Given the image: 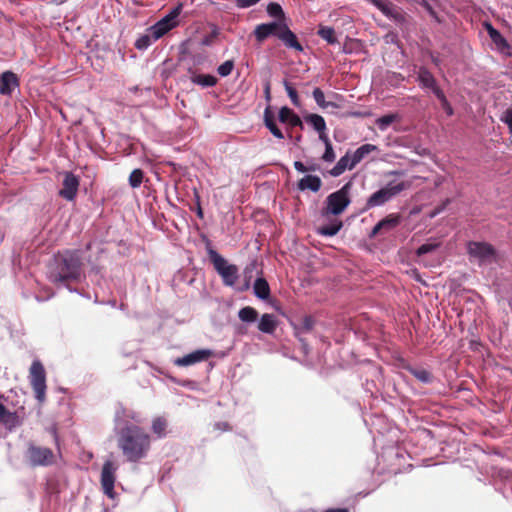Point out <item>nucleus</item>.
<instances>
[{
    "instance_id": "nucleus-13",
    "label": "nucleus",
    "mask_w": 512,
    "mask_h": 512,
    "mask_svg": "<svg viewBox=\"0 0 512 512\" xmlns=\"http://www.w3.org/2000/svg\"><path fill=\"white\" fill-rule=\"evenodd\" d=\"M417 81L422 89H428L434 95L438 93L437 91H442L437 84L436 78L426 67L422 66L419 68L417 72Z\"/></svg>"
},
{
    "instance_id": "nucleus-40",
    "label": "nucleus",
    "mask_w": 512,
    "mask_h": 512,
    "mask_svg": "<svg viewBox=\"0 0 512 512\" xmlns=\"http://www.w3.org/2000/svg\"><path fill=\"white\" fill-rule=\"evenodd\" d=\"M256 267H257V263L255 261H253L244 268L243 274H244V278H245V283L241 290H246L250 287V281L253 276V272L256 270Z\"/></svg>"
},
{
    "instance_id": "nucleus-23",
    "label": "nucleus",
    "mask_w": 512,
    "mask_h": 512,
    "mask_svg": "<svg viewBox=\"0 0 512 512\" xmlns=\"http://www.w3.org/2000/svg\"><path fill=\"white\" fill-rule=\"evenodd\" d=\"M264 123L274 137L278 139L284 138L282 131L278 128L276 124L275 116L271 112L270 107H267L264 111Z\"/></svg>"
},
{
    "instance_id": "nucleus-26",
    "label": "nucleus",
    "mask_w": 512,
    "mask_h": 512,
    "mask_svg": "<svg viewBox=\"0 0 512 512\" xmlns=\"http://www.w3.org/2000/svg\"><path fill=\"white\" fill-rule=\"evenodd\" d=\"M343 223L341 220L334 219L328 224L322 225L317 228V233L322 236H334L336 235L340 229L342 228Z\"/></svg>"
},
{
    "instance_id": "nucleus-20",
    "label": "nucleus",
    "mask_w": 512,
    "mask_h": 512,
    "mask_svg": "<svg viewBox=\"0 0 512 512\" xmlns=\"http://www.w3.org/2000/svg\"><path fill=\"white\" fill-rule=\"evenodd\" d=\"M277 325L278 323L275 315L265 313L260 318L258 323V330L266 334H273L277 328Z\"/></svg>"
},
{
    "instance_id": "nucleus-32",
    "label": "nucleus",
    "mask_w": 512,
    "mask_h": 512,
    "mask_svg": "<svg viewBox=\"0 0 512 512\" xmlns=\"http://www.w3.org/2000/svg\"><path fill=\"white\" fill-rule=\"evenodd\" d=\"M317 34L319 37H321L323 40L327 41V43H329V44L338 43V39L336 37L335 30L332 27L320 25L319 29L317 31Z\"/></svg>"
},
{
    "instance_id": "nucleus-47",
    "label": "nucleus",
    "mask_w": 512,
    "mask_h": 512,
    "mask_svg": "<svg viewBox=\"0 0 512 512\" xmlns=\"http://www.w3.org/2000/svg\"><path fill=\"white\" fill-rule=\"evenodd\" d=\"M389 18L394 19L397 22H404L405 21V14L402 12L401 9L397 8L395 6L392 15H389Z\"/></svg>"
},
{
    "instance_id": "nucleus-46",
    "label": "nucleus",
    "mask_w": 512,
    "mask_h": 512,
    "mask_svg": "<svg viewBox=\"0 0 512 512\" xmlns=\"http://www.w3.org/2000/svg\"><path fill=\"white\" fill-rule=\"evenodd\" d=\"M502 120L506 123L509 132L512 133V108L506 109L503 114Z\"/></svg>"
},
{
    "instance_id": "nucleus-56",
    "label": "nucleus",
    "mask_w": 512,
    "mask_h": 512,
    "mask_svg": "<svg viewBox=\"0 0 512 512\" xmlns=\"http://www.w3.org/2000/svg\"><path fill=\"white\" fill-rule=\"evenodd\" d=\"M197 216L199 218H203V210H202L199 202H198Z\"/></svg>"
},
{
    "instance_id": "nucleus-38",
    "label": "nucleus",
    "mask_w": 512,
    "mask_h": 512,
    "mask_svg": "<svg viewBox=\"0 0 512 512\" xmlns=\"http://www.w3.org/2000/svg\"><path fill=\"white\" fill-rule=\"evenodd\" d=\"M315 321L311 316H305L301 322L300 327H296V336H299L300 333H306L312 331L314 327Z\"/></svg>"
},
{
    "instance_id": "nucleus-55",
    "label": "nucleus",
    "mask_w": 512,
    "mask_h": 512,
    "mask_svg": "<svg viewBox=\"0 0 512 512\" xmlns=\"http://www.w3.org/2000/svg\"><path fill=\"white\" fill-rule=\"evenodd\" d=\"M318 168H319V166L316 165V164H313V165H310V166H306V172L316 171Z\"/></svg>"
},
{
    "instance_id": "nucleus-45",
    "label": "nucleus",
    "mask_w": 512,
    "mask_h": 512,
    "mask_svg": "<svg viewBox=\"0 0 512 512\" xmlns=\"http://www.w3.org/2000/svg\"><path fill=\"white\" fill-rule=\"evenodd\" d=\"M322 159L325 162H333L335 160V153L331 143H327V146H325V152Z\"/></svg>"
},
{
    "instance_id": "nucleus-12",
    "label": "nucleus",
    "mask_w": 512,
    "mask_h": 512,
    "mask_svg": "<svg viewBox=\"0 0 512 512\" xmlns=\"http://www.w3.org/2000/svg\"><path fill=\"white\" fill-rule=\"evenodd\" d=\"M79 188V179L71 172H67L62 182L59 195L67 201L75 199Z\"/></svg>"
},
{
    "instance_id": "nucleus-19",
    "label": "nucleus",
    "mask_w": 512,
    "mask_h": 512,
    "mask_svg": "<svg viewBox=\"0 0 512 512\" xmlns=\"http://www.w3.org/2000/svg\"><path fill=\"white\" fill-rule=\"evenodd\" d=\"M190 80L192 83L201 87H213L217 84V78L210 74H198L192 68H189Z\"/></svg>"
},
{
    "instance_id": "nucleus-25",
    "label": "nucleus",
    "mask_w": 512,
    "mask_h": 512,
    "mask_svg": "<svg viewBox=\"0 0 512 512\" xmlns=\"http://www.w3.org/2000/svg\"><path fill=\"white\" fill-rule=\"evenodd\" d=\"M253 289L255 296L259 299L266 300L270 296V286L267 280L263 277H259L255 280Z\"/></svg>"
},
{
    "instance_id": "nucleus-8",
    "label": "nucleus",
    "mask_w": 512,
    "mask_h": 512,
    "mask_svg": "<svg viewBox=\"0 0 512 512\" xmlns=\"http://www.w3.org/2000/svg\"><path fill=\"white\" fill-rule=\"evenodd\" d=\"M31 466H49L54 463V453L50 448L29 443L25 454Z\"/></svg>"
},
{
    "instance_id": "nucleus-50",
    "label": "nucleus",
    "mask_w": 512,
    "mask_h": 512,
    "mask_svg": "<svg viewBox=\"0 0 512 512\" xmlns=\"http://www.w3.org/2000/svg\"><path fill=\"white\" fill-rule=\"evenodd\" d=\"M294 168L301 173L306 172V165H304L301 161H295L294 162Z\"/></svg>"
},
{
    "instance_id": "nucleus-10",
    "label": "nucleus",
    "mask_w": 512,
    "mask_h": 512,
    "mask_svg": "<svg viewBox=\"0 0 512 512\" xmlns=\"http://www.w3.org/2000/svg\"><path fill=\"white\" fill-rule=\"evenodd\" d=\"M116 470L117 466L111 460L105 461L101 470V486L104 493L109 497H112L114 493Z\"/></svg>"
},
{
    "instance_id": "nucleus-48",
    "label": "nucleus",
    "mask_w": 512,
    "mask_h": 512,
    "mask_svg": "<svg viewBox=\"0 0 512 512\" xmlns=\"http://www.w3.org/2000/svg\"><path fill=\"white\" fill-rule=\"evenodd\" d=\"M395 6L389 2V1H386L383 6L380 7V11L387 17H389V15H392V12L394 10Z\"/></svg>"
},
{
    "instance_id": "nucleus-36",
    "label": "nucleus",
    "mask_w": 512,
    "mask_h": 512,
    "mask_svg": "<svg viewBox=\"0 0 512 512\" xmlns=\"http://www.w3.org/2000/svg\"><path fill=\"white\" fill-rule=\"evenodd\" d=\"M183 8V4L179 3L176 7H174L165 17L161 20H167V24L173 25L175 28L178 25L177 18L180 15Z\"/></svg>"
},
{
    "instance_id": "nucleus-3",
    "label": "nucleus",
    "mask_w": 512,
    "mask_h": 512,
    "mask_svg": "<svg viewBox=\"0 0 512 512\" xmlns=\"http://www.w3.org/2000/svg\"><path fill=\"white\" fill-rule=\"evenodd\" d=\"M82 266L79 250L58 252L49 268V280L54 284L76 282L81 278Z\"/></svg>"
},
{
    "instance_id": "nucleus-16",
    "label": "nucleus",
    "mask_w": 512,
    "mask_h": 512,
    "mask_svg": "<svg viewBox=\"0 0 512 512\" xmlns=\"http://www.w3.org/2000/svg\"><path fill=\"white\" fill-rule=\"evenodd\" d=\"M487 30L491 40L496 45V48L505 55H511L510 45L500 32L490 24H487Z\"/></svg>"
},
{
    "instance_id": "nucleus-37",
    "label": "nucleus",
    "mask_w": 512,
    "mask_h": 512,
    "mask_svg": "<svg viewBox=\"0 0 512 512\" xmlns=\"http://www.w3.org/2000/svg\"><path fill=\"white\" fill-rule=\"evenodd\" d=\"M144 178V172L141 169H134L129 175V184L132 188H138Z\"/></svg>"
},
{
    "instance_id": "nucleus-21",
    "label": "nucleus",
    "mask_w": 512,
    "mask_h": 512,
    "mask_svg": "<svg viewBox=\"0 0 512 512\" xmlns=\"http://www.w3.org/2000/svg\"><path fill=\"white\" fill-rule=\"evenodd\" d=\"M356 165H352V156L348 151L344 156H342L337 164L330 170V174L334 177H337L344 173L346 169H353Z\"/></svg>"
},
{
    "instance_id": "nucleus-33",
    "label": "nucleus",
    "mask_w": 512,
    "mask_h": 512,
    "mask_svg": "<svg viewBox=\"0 0 512 512\" xmlns=\"http://www.w3.org/2000/svg\"><path fill=\"white\" fill-rule=\"evenodd\" d=\"M305 121L310 124L317 132L326 130V122L321 115L309 114L304 117Z\"/></svg>"
},
{
    "instance_id": "nucleus-24",
    "label": "nucleus",
    "mask_w": 512,
    "mask_h": 512,
    "mask_svg": "<svg viewBox=\"0 0 512 512\" xmlns=\"http://www.w3.org/2000/svg\"><path fill=\"white\" fill-rule=\"evenodd\" d=\"M264 123L274 137L278 139L284 138L282 131L278 128L276 124L275 116L271 112L270 107H267L264 111Z\"/></svg>"
},
{
    "instance_id": "nucleus-18",
    "label": "nucleus",
    "mask_w": 512,
    "mask_h": 512,
    "mask_svg": "<svg viewBox=\"0 0 512 512\" xmlns=\"http://www.w3.org/2000/svg\"><path fill=\"white\" fill-rule=\"evenodd\" d=\"M322 181L319 176L306 175L301 178L297 183V188L300 191L310 190L312 192H318L321 189Z\"/></svg>"
},
{
    "instance_id": "nucleus-31",
    "label": "nucleus",
    "mask_w": 512,
    "mask_h": 512,
    "mask_svg": "<svg viewBox=\"0 0 512 512\" xmlns=\"http://www.w3.org/2000/svg\"><path fill=\"white\" fill-rule=\"evenodd\" d=\"M168 426V422L164 417H156L152 421V432L158 437L163 438L166 436V429Z\"/></svg>"
},
{
    "instance_id": "nucleus-5",
    "label": "nucleus",
    "mask_w": 512,
    "mask_h": 512,
    "mask_svg": "<svg viewBox=\"0 0 512 512\" xmlns=\"http://www.w3.org/2000/svg\"><path fill=\"white\" fill-rule=\"evenodd\" d=\"M350 184H345L341 189L331 193L326 198V206L322 209L321 215L328 218L330 215H340L350 204Z\"/></svg>"
},
{
    "instance_id": "nucleus-35",
    "label": "nucleus",
    "mask_w": 512,
    "mask_h": 512,
    "mask_svg": "<svg viewBox=\"0 0 512 512\" xmlns=\"http://www.w3.org/2000/svg\"><path fill=\"white\" fill-rule=\"evenodd\" d=\"M400 119V116L397 114V113H392V114H386V115H383L381 117H379L377 120H376V125L377 127L381 130V131H384L386 130L393 122L397 121Z\"/></svg>"
},
{
    "instance_id": "nucleus-44",
    "label": "nucleus",
    "mask_w": 512,
    "mask_h": 512,
    "mask_svg": "<svg viewBox=\"0 0 512 512\" xmlns=\"http://www.w3.org/2000/svg\"><path fill=\"white\" fill-rule=\"evenodd\" d=\"M440 246V243L439 242H433V243H425V244H422L417 250H416V254L417 256H422V255H425L427 253H430L434 250H436L438 247Z\"/></svg>"
},
{
    "instance_id": "nucleus-52",
    "label": "nucleus",
    "mask_w": 512,
    "mask_h": 512,
    "mask_svg": "<svg viewBox=\"0 0 512 512\" xmlns=\"http://www.w3.org/2000/svg\"><path fill=\"white\" fill-rule=\"evenodd\" d=\"M216 35H217V32H216V31H214L212 35H210V36H208V37H205V38H204V40H203V44H204V45H209V44L212 42L213 38H214Z\"/></svg>"
},
{
    "instance_id": "nucleus-1",
    "label": "nucleus",
    "mask_w": 512,
    "mask_h": 512,
    "mask_svg": "<svg viewBox=\"0 0 512 512\" xmlns=\"http://www.w3.org/2000/svg\"><path fill=\"white\" fill-rule=\"evenodd\" d=\"M267 13L277 21L258 24L253 34L258 43H263L268 37H276L287 49L303 52L304 48L297 35L284 22L285 13L282 7L275 2L267 5Z\"/></svg>"
},
{
    "instance_id": "nucleus-9",
    "label": "nucleus",
    "mask_w": 512,
    "mask_h": 512,
    "mask_svg": "<svg viewBox=\"0 0 512 512\" xmlns=\"http://www.w3.org/2000/svg\"><path fill=\"white\" fill-rule=\"evenodd\" d=\"M467 252L470 260L477 261L479 264L491 262L495 256V249L491 244L486 242H468Z\"/></svg>"
},
{
    "instance_id": "nucleus-17",
    "label": "nucleus",
    "mask_w": 512,
    "mask_h": 512,
    "mask_svg": "<svg viewBox=\"0 0 512 512\" xmlns=\"http://www.w3.org/2000/svg\"><path fill=\"white\" fill-rule=\"evenodd\" d=\"M18 84L17 76L13 72H3L0 76V93L9 95Z\"/></svg>"
},
{
    "instance_id": "nucleus-15",
    "label": "nucleus",
    "mask_w": 512,
    "mask_h": 512,
    "mask_svg": "<svg viewBox=\"0 0 512 512\" xmlns=\"http://www.w3.org/2000/svg\"><path fill=\"white\" fill-rule=\"evenodd\" d=\"M278 119L283 124H288L291 127L303 128L301 118L289 107L284 106L279 110Z\"/></svg>"
},
{
    "instance_id": "nucleus-59",
    "label": "nucleus",
    "mask_w": 512,
    "mask_h": 512,
    "mask_svg": "<svg viewBox=\"0 0 512 512\" xmlns=\"http://www.w3.org/2000/svg\"><path fill=\"white\" fill-rule=\"evenodd\" d=\"M392 173H393V174H396V175H401V174H402V172H399V171H394V172H392Z\"/></svg>"
},
{
    "instance_id": "nucleus-4",
    "label": "nucleus",
    "mask_w": 512,
    "mask_h": 512,
    "mask_svg": "<svg viewBox=\"0 0 512 512\" xmlns=\"http://www.w3.org/2000/svg\"><path fill=\"white\" fill-rule=\"evenodd\" d=\"M208 255L214 269L219 274L225 286L233 287L239 277V269L235 264H229L216 250L209 248Z\"/></svg>"
},
{
    "instance_id": "nucleus-34",
    "label": "nucleus",
    "mask_w": 512,
    "mask_h": 512,
    "mask_svg": "<svg viewBox=\"0 0 512 512\" xmlns=\"http://www.w3.org/2000/svg\"><path fill=\"white\" fill-rule=\"evenodd\" d=\"M407 370L410 374H412L417 380H419L422 383H430L432 381V374L422 368H414V367H407Z\"/></svg>"
},
{
    "instance_id": "nucleus-28",
    "label": "nucleus",
    "mask_w": 512,
    "mask_h": 512,
    "mask_svg": "<svg viewBox=\"0 0 512 512\" xmlns=\"http://www.w3.org/2000/svg\"><path fill=\"white\" fill-rule=\"evenodd\" d=\"M171 29H173V25L167 24V20H159L150 28V33L152 34L153 40L156 41Z\"/></svg>"
},
{
    "instance_id": "nucleus-57",
    "label": "nucleus",
    "mask_w": 512,
    "mask_h": 512,
    "mask_svg": "<svg viewBox=\"0 0 512 512\" xmlns=\"http://www.w3.org/2000/svg\"><path fill=\"white\" fill-rule=\"evenodd\" d=\"M432 62H433L436 66H439L440 61H439V59H438V58H436V57H432Z\"/></svg>"
},
{
    "instance_id": "nucleus-7",
    "label": "nucleus",
    "mask_w": 512,
    "mask_h": 512,
    "mask_svg": "<svg viewBox=\"0 0 512 512\" xmlns=\"http://www.w3.org/2000/svg\"><path fill=\"white\" fill-rule=\"evenodd\" d=\"M29 382L35 398L42 404L46 399V371L40 360H34L29 369Z\"/></svg>"
},
{
    "instance_id": "nucleus-58",
    "label": "nucleus",
    "mask_w": 512,
    "mask_h": 512,
    "mask_svg": "<svg viewBox=\"0 0 512 512\" xmlns=\"http://www.w3.org/2000/svg\"><path fill=\"white\" fill-rule=\"evenodd\" d=\"M420 154H421V155H426V154H428V153H427V150H426V149H423V152H421Z\"/></svg>"
},
{
    "instance_id": "nucleus-49",
    "label": "nucleus",
    "mask_w": 512,
    "mask_h": 512,
    "mask_svg": "<svg viewBox=\"0 0 512 512\" xmlns=\"http://www.w3.org/2000/svg\"><path fill=\"white\" fill-rule=\"evenodd\" d=\"M265 99L269 102L271 100V86L270 82L267 81L264 85Z\"/></svg>"
},
{
    "instance_id": "nucleus-2",
    "label": "nucleus",
    "mask_w": 512,
    "mask_h": 512,
    "mask_svg": "<svg viewBox=\"0 0 512 512\" xmlns=\"http://www.w3.org/2000/svg\"><path fill=\"white\" fill-rule=\"evenodd\" d=\"M117 445L128 462L145 458L151 447V437L138 425H127L118 433Z\"/></svg>"
},
{
    "instance_id": "nucleus-11",
    "label": "nucleus",
    "mask_w": 512,
    "mask_h": 512,
    "mask_svg": "<svg viewBox=\"0 0 512 512\" xmlns=\"http://www.w3.org/2000/svg\"><path fill=\"white\" fill-rule=\"evenodd\" d=\"M213 355V352L209 349L195 350L183 357H178L174 360V364L179 367H186L194 365L196 363L206 361Z\"/></svg>"
},
{
    "instance_id": "nucleus-22",
    "label": "nucleus",
    "mask_w": 512,
    "mask_h": 512,
    "mask_svg": "<svg viewBox=\"0 0 512 512\" xmlns=\"http://www.w3.org/2000/svg\"><path fill=\"white\" fill-rule=\"evenodd\" d=\"M0 423L9 429L19 424L17 413L9 411L2 403H0Z\"/></svg>"
},
{
    "instance_id": "nucleus-27",
    "label": "nucleus",
    "mask_w": 512,
    "mask_h": 512,
    "mask_svg": "<svg viewBox=\"0 0 512 512\" xmlns=\"http://www.w3.org/2000/svg\"><path fill=\"white\" fill-rule=\"evenodd\" d=\"M377 150V146L373 144H364L356 149L352 154V165H357L362 159Z\"/></svg>"
},
{
    "instance_id": "nucleus-53",
    "label": "nucleus",
    "mask_w": 512,
    "mask_h": 512,
    "mask_svg": "<svg viewBox=\"0 0 512 512\" xmlns=\"http://www.w3.org/2000/svg\"><path fill=\"white\" fill-rule=\"evenodd\" d=\"M324 512H349L347 508H331L327 509Z\"/></svg>"
},
{
    "instance_id": "nucleus-41",
    "label": "nucleus",
    "mask_w": 512,
    "mask_h": 512,
    "mask_svg": "<svg viewBox=\"0 0 512 512\" xmlns=\"http://www.w3.org/2000/svg\"><path fill=\"white\" fill-rule=\"evenodd\" d=\"M437 92L438 93L435 96L440 101L442 109L447 113L448 116H452L454 113L453 108H452L451 104L449 103V101L447 100L443 90L437 91Z\"/></svg>"
},
{
    "instance_id": "nucleus-29",
    "label": "nucleus",
    "mask_w": 512,
    "mask_h": 512,
    "mask_svg": "<svg viewBox=\"0 0 512 512\" xmlns=\"http://www.w3.org/2000/svg\"><path fill=\"white\" fill-rule=\"evenodd\" d=\"M313 98L317 105L322 109H327L329 107L338 109L340 108V105L333 102V101H326L324 92L320 88H315L313 90Z\"/></svg>"
},
{
    "instance_id": "nucleus-43",
    "label": "nucleus",
    "mask_w": 512,
    "mask_h": 512,
    "mask_svg": "<svg viewBox=\"0 0 512 512\" xmlns=\"http://www.w3.org/2000/svg\"><path fill=\"white\" fill-rule=\"evenodd\" d=\"M234 68V61L233 60H227L223 62L219 67L217 68V72L220 76L226 77L231 74L232 70Z\"/></svg>"
},
{
    "instance_id": "nucleus-6",
    "label": "nucleus",
    "mask_w": 512,
    "mask_h": 512,
    "mask_svg": "<svg viewBox=\"0 0 512 512\" xmlns=\"http://www.w3.org/2000/svg\"><path fill=\"white\" fill-rule=\"evenodd\" d=\"M411 181H402L398 184L389 183L386 187L374 192L366 202V208L381 206L398 195L403 190L410 188Z\"/></svg>"
},
{
    "instance_id": "nucleus-51",
    "label": "nucleus",
    "mask_w": 512,
    "mask_h": 512,
    "mask_svg": "<svg viewBox=\"0 0 512 512\" xmlns=\"http://www.w3.org/2000/svg\"><path fill=\"white\" fill-rule=\"evenodd\" d=\"M319 133V138L320 140H322L325 144V146H327V143H331L329 138L327 137L326 133H325V130H322V132H318Z\"/></svg>"
},
{
    "instance_id": "nucleus-14",
    "label": "nucleus",
    "mask_w": 512,
    "mask_h": 512,
    "mask_svg": "<svg viewBox=\"0 0 512 512\" xmlns=\"http://www.w3.org/2000/svg\"><path fill=\"white\" fill-rule=\"evenodd\" d=\"M401 222V216L397 213H392L379 221L372 229L370 237H375L381 231L389 232L395 229Z\"/></svg>"
},
{
    "instance_id": "nucleus-42",
    "label": "nucleus",
    "mask_w": 512,
    "mask_h": 512,
    "mask_svg": "<svg viewBox=\"0 0 512 512\" xmlns=\"http://www.w3.org/2000/svg\"><path fill=\"white\" fill-rule=\"evenodd\" d=\"M152 41H154L152 34L142 35L136 40L135 47L140 50L146 49L152 44Z\"/></svg>"
},
{
    "instance_id": "nucleus-30",
    "label": "nucleus",
    "mask_w": 512,
    "mask_h": 512,
    "mask_svg": "<svg viewBox=\"0 0 512 512\" xmlns=\"http://www.w3.org/2000/svg\"><path fill=\"white\" fill-rule=\"evenodd\" d=\"M258 311L251 307L246 306L239 310L238 317L244 323H253L258 319Z\"/></svg>"
},
{
    "instance_id": "nucleus-39",
    "label": "nucleus",
    "mask_w": 512,
    "mask_h": 512,
    "mask_svg": "<svg viewBox=\"0 0 512 512\" xmlns=\"http://www.w3.org/2000/svg\"><path fill=\"white\" fill-rule=\"evenodd\" d=\"M283 85L285 87L287 95L290 98L292 104L295 106H299L300 99H299L298 93H297L296 89L293 87V85L286 80L283 82Z\"/></svg>"
},
{
    "instance_id": "nucleus-54",
    "label": "nucleus",
    "mask_w": 512,
    "mask_h": 512,
    "mask_svg": "<svg viewBox=\"0 0 512 512\" xmlns=\"http://www.w3.org/2000/svg\"><path fill=\"white\" fill-rule=\"evenodd\" d=\"M387 0H371V2L380 10V7L383 6V4Z\"/></svg>"
}]
</instances>
